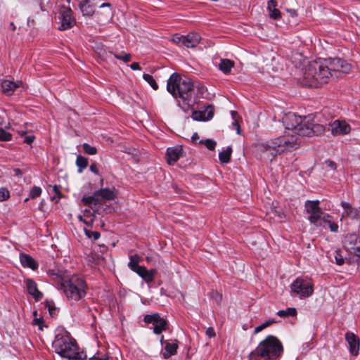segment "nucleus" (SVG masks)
<instances>
[{
  "label": "nucleus",
  "mask_w": 360,
  "mask_h": 360,
  "mask_svg": "<svg viewBox=\"0 0 360 360\" xmlns=\"http://www.w3.org/2000/svg\"><path fill=\"white\" fill-rule=\"evenodd\" d=\"M84 231L85 233V235L90 239H92L94 240H98L100 236H101V234L98 231H92L91 230H89L86 228L84 229Z\"/></svg>",
  "instance_id": "obj_37"
},
{
  "label": "nucleus",
  "mask_w": 360,
  "mask_h": 360,
  "mask_svg": "<svg viewBox=\"0 0 360 360\" xmlns=\"http://www.w3.org/2000/svg\"><path fill=\"white\" fill-rule=\"evenodd\" d=\"M44 304L46 307H47L48 311L51 316L56 315L57 308L55 305V303L52 300H46Z\"/></svg>",
  "instance_id": "obj_35"
},
{
  "label": "nucleus",
  "mask_w": 360,
  "mask_h": 360,
  "mask_svg": "<svg viewBox=\"0 0 360 360\" xmlns=\"http://www.w3.org/2000/svg\"><path fill=\"white\" fill-rule=\"evenodd\" d=\"M130 68H131L133 70H141L140 65H139V63H137V62L132 63L130 65Z\"/></svg>",
  "instance_id": "obj_56"
},
{
  "label": "nucleus",
  "mask_w": 360,
  "mask_h": 360,
  "mask_svg": "<svg viewBox=\"0 0 360 360\" xmlns=\"http://www.w3.org/2000/svg\"><path fill=\"white\" fill-rule=\"evenodd\" d=\"M19 134L21 136H25L24 143H26L27 144H31L35 139V136L34 135L26 136V132L25 131H20Z\"/></svg>",
  "instance_id": "obj_42"
},
{
  "label": "nucleus",
  "mask_w": 360,
  "mask_h": 360,
  "mask_svg": "<svg viewBox=\"0 0 360 360\" xmlns=\"http://www.w3.org/2000/svg\"><path fill=\"white\" fill-rule=\"evenodd\" d=\"M254 356H258L256 354H253V351L249 355V360H257Z\"/></svg>",
  "instance_id": "obj_64"
},
{
  "label": "nucleus",
  "mask_w": 360,
  "mask_h": 360,
  "mask_svg": "<svg viewBox=\"0 0 360 360\" xmlns=\"http://www.w3.org/2000/svg\"><path fill=\"white\" fill-rule=\"evenodd\" d=\"M14 173L16 176H21L22 174V171L18 168L14 169Z\"/></svg>",
  "instance_id": "obj_63"
},
{
  "label": "nucleus",
  "mask_w": 360,
  "mask_h": 360,
  "mask_svg": "<svg viewBox=\"0 0 360 360\" xmlns=\"http://www.w3.org/2000/svg\"><path fill=\"white\" fill-rule=\"evenodd\" d=\"M184 35H179L178 34H174L173 37H172V41L174 42V43H176V44H181L183 45L184 44Z\"/></svg>",
  "instance_id": "obj_47"
},
{
  "label": "nucleus",
  "mask_w": 360,
  "mask_h": 360,
  "mask_svg": "<svg viewBox=\"0 0 360 360\" xmlns=\"http://www.w3.org/2000/svg\"><path fill=\"white\" fill-rule=\"evenodd\" d=\"M59 19L60 20V26L58 27L60 30H69L76 23V20L72 16V11L69 7H61L59 13Z\"/></svg>",
  "instance_id": "obj_11"
},
{
  "label": "nucleus",
  "mask_w": 360,
  "mask_h": 360,
  "mask_svg": "<svg viewBox=\"0 0 360 360\" xmlns=\"http://www.w3.org/2000/svg\"><path fill=\"white\" fill-rule=\"evenodd\" d=\"M319 204V200H307L304 203L306 212L309 214L307 219L311 224L316 226H321L318 222L323 214Z\"/></svg>",
  "instance_id": "obj_10"
},
{
  "label": "nucleus",
  "mask_w": 360,
  "mask_h": 360,
  "mask_svg": "<svg viewBox=\"0 0 360 360\" xmlns=\"http://www.w3.org/2000/svg\"><path fill=\"white\" fill-rule=\"evenodd\" d=\"M22 84L21 82H14L11 80H4L1 82V86L2 89L3 93L6 95H12L14 91L20 86Z\"/></svg>",
  "instance_id": "obj_20"
},
{
  "label": "nucleus",
  "mask_w": 360,
  "mask_h": 360,
  "mask_svg": "<svg viewBox=\"0 0 360 360\" xmlns=\"http://www.w3.org/2000/svg\"><path fill=\"white\" fill-rule=\"evenodd\" d=\"M275 321L274 320H268V321H265L263 323L264 328H266V327L269 326L270 325H271Z\"/></svg>",
  "instance_id": "obj_62"
},
{
  "label": "nucleus",
  "mask_w": 360,
  "mask_h": 360,
  "mask_svg": "<svg viewBox=\"0 0 360 360\" xmlns=\"http://www.w3.org/2000/svg\"><path fill=\"white\" fill-rule=\"evenodd\" d=\"M161 343L162 345L165 344V352L162 353V356L164 359H168L171 356L174 355L176 353V350L178 348V345L175 342L170 343L167 341H164V337H161Z\"/></svg>",
  "instance_id": "obj_22"
},
{
  "label": "nucleus",
  "mask_w": 360,
  "mask_h": 360,
  "mask_svg": "<svg viewBox=\"0 0 360 360\" xmlns=\"http://www.w3.org/2000/svg\"><path fill=\"white\" fill-rule=\"evenodd\" d=\"M79 8L83 15L92 16L95 13L94 7L90 4L89 0H82L80 1Z\"/></svg>",
  "instance_id": "obj_27"
},
{
  "label": "nucleus",
  "mask_w": 360,
  "mask_h": 360,
  "mask_svg": "<svg viewBox=\"0 0 360 360\" xmlns=\"http://www.w3.org/2000/svg\"><path fill=\"white\" fill-rule=\"evenodd\" d=\"M206 335H208L210 338H213L215 336L216 334L214 330L212 328L210 327L206 330Z\"/></svg>",
  "instance_id": "obj_55"
},
{
  "label": "nucleus",
  "mask_w": 360,
  "mask_h": 360,
  "mask_svg": "<svg viewBox=\"0 0 360 360\" xmlns=\"http://www.w3.org/2000/svg\"><path fill=\"white\" fill-rule=\"evenodd\" d=\"M201 37L198 33L190 32L184 36L183 46L187 48H194L200 41Z\"/></svg>",
  "instance_id": "obj_19"
},
{
  "label": "nucleus",
  "mask_w": 360,
  "mask_h": 360,
  "mask_svg": "<svg viewBox=\"0 0 360 360\" xmlns=\"http://www.w3.org/2000/svg\"><path fill=\"white\" fill-rule=\"evenodd\" d=\"M342 207L344 209L342 217H349L352 219H360V207L359 208L352 207L349 203L342 202Z\"/></svg>",
  "instance_id": "obj_16"
},
{
  "label": "nucleus",
  "mask_w": 360,
  "mask_h": 360,
  "mask_svg": "<svg viewBox=\"0 0 360 360\" xmlns=\"http://www.w3.org/2000/svg\"><path fill=\"white\" fill-rule=\"evenodd\" d=\"M76 165L78 167V172L81 173L87 167L88 160L82 155H78L76 160Z\"/></svg>",
  "instance_id": "obj_33"
},
{
  "label": "nucleus",
  "mask_w": 360,
  "mask_h": 360,
  "mask_svg": "<svg viewBox=\"0 0 360 360\" xmlns=\"http://www.w3.org/2000/svg\"><path fill=\"white\" fill-rule=\"evenodd\" d=\"M89 360H108V358L106 357L105 355L101 357L94 356L90 358Z\"/></svg>",
  "instance_id": "obj_59"
},
{
  "label": "nucleus",
  "mask_w": 360,
  "mask_h": 360,
  "mask_svg": "<svg viewBox=\"0 0 360 360\" xmlns=\"http://www.w3.org/2000/svg\"><path fill=\"white\" fill-rule=\"evenodd\" d=\"M84 151L88 155H95L97 153V149L94 146H91L88 143H84L82 145Z\"/></svg>",
  "instance_id": "obj_38"
},
{
  "label": "nucleus",
  "mask_w": 360,
  "mask_h": 360,
  "mask_svg": "<svg viewBox=\"0 0 360 360\" xmlns=\"http://www.w3.org/2000/svg\"><path fill=\"white\" fill-rule=\"evenodd\" d=\"M104 7H111V4L110 3H103L100 6V8H104ZM107 16L109 18L112 17V11L111 8H109V10L107 12Z\"/></svg>",
  "instance_id": "obj_49"
},
{
  "label": "nucleus",
  "mask_w": 360,
  "mask_h": 360,
  "mask_svg": "<svg viewBox=\"0 0 360 360\" xmlns=\"http://www.w3.org/2000/svg\"><path fill=\"white\" fill-rule=\"evenodd\" d=\"M167 90L174 98H180L186 108L188 109L193 102L194 84L192 80L187 77H181L179 74L173 73L167 80Z\"/></svg>",
  "instance_id": "obj_2"
},
{
  "label": "nucleus",
  "mask_w": 360,
  "mask_h": 360,
  "mask_svg": "<svg viewBox=\"0 0 360 360\" xmlns=\"http://www.w3.org/2000/svg\"><path fill=\"white\" fill-rule=\"evenodd\" d=\"M199 139V136L198 133H194L191 136V140L193 143H196L197 141Z\"/></svg>",
  "instance_id": "obj_60"
},
{
  "label": "nucleus",
  "mask_w": 360,
  "mask_h": 360,
  "mask_svg": "<svg viewBox=\"0 0 360 360\" xmlns=\"http://www.w3.org/2000/svg\"><path fill=\"white\" fill-rule=\"evenodd\" d=\"M324 59L309 63L303 72V84L309 87L319 88L332 79V75Z\"/></svg>",
  "instance_id": "obj_3"
},
{
  "label": "nucleus",
  "mask_w": 360,
  "mask_h": 360,
  "mask_svg": "<svg viewBox=\"0 0 360 360\" xmlns=\"http://www.w3.org/2000/svg\"><path fill=\"white\" fill-rule=\"evenodd\" d=\"M96 193L101 202L102 200H112L115 198L113 189L101 188Z\"/></svg>",
  "instance_id": "obj_26"
},
{
  "label": "nucleus",
  "mask_w": 360,
  "mask_h": 360,
  "mask_svg": "<svg viewBox=\"0 0 360 360\" xmlns=\"http://www.w3.org/2000/svg\"><path fill=\"white\" fill-rule=\"evenodd\" d=\"M129 259L130 261L128 264V266L133 271L136 273V271H139L143 267V266L139 265L141 257L138 255H130Z\"/></svg>",
  "instance_id": "obj_30"
},
{
  "label": "nucleus",
  "mask_w": 360,
  "mask_h": 360,
  "mask_svg": "<svg viewBox=\"0 0 360 360\" xmlns=\"http://www.w3.org/2000/svg\"><path fill=\"white\" fill-rule=\"evenodd\" d=\"M144 321L146 323H151L153 325V330L155 334H160L163 330H166L167 329V321L160 317L158 314L146 315Z\"/></svg>",
  "instance_id": "obj_12"
},
{
  "label": "nucleus",
  "mask_w": 360,
  "mask_h": 360,
  "mask_svg": "<svg viewBox=\"0 0 360 360\" xmlns=\"http://www.w3.org/2000/svg\"><path fill=\"white\" fill-rule=\"evenodd\" d=\"M211 298L217 304H219L221 301L222 297H221V294H219L218 292L215 291V292H212L211 293Z\"/></svg>",
  "instance_id": "obj_46"
},
{
  "label": "nucleus",
  "mask_w": 360,
  "mask_h": 360,
  "mask_svg": "<svg viewBox=\"0 0 360 360\" xmlns=\"http://www.w3.org/2000/svg\"><path fill=\"white\" fill-rule=\"evenodd\" d=\"M123 55L120 54H114L115 58L122 60L125 63L129 62L131 60V56L129 53H125L124 52H122Z\"/></svg>",
  "instance_id": "obj_43"
},
{
  "label": "nucleus",
  "mask_w": 360,
  "mask_h": 360,
  "mask_svg": "<svg viewBox=\"0 0 360 360\" xmlns=\"http://www.w3.org/2000/svg\"><path fill=\"white\" fill-rule=\"evenodd\" d=\"M331 217L329 215V214H323L321 216V219L320 220H322L324 223L327 224L328 225H329L332 221L330 219Z\"/></svg>",
  "instance_id": "obj_51"
},
{
  "label": "nucleus",
  "mask_w": 360,
  "mask_h": 360,
  "mask_svg": "<svg viewBox=\"0 0 360 360\" xmlns=\"http://www.w3.org/2000/svg\"><path fill=\"white\" fill-rule=\"evenodd\" d=\"M262 146L266 151L272 150L274 152L271 154L277 155L285 151H292L297 149L300 143L295 135L285 134L283 136L266 141Z\"/></svg>",
  "instance_id": "obj_5"
},
{
  "label": "nucleus",
  "mask_w": 360,
  "mask_h": 360,
  "mask_svg": "<svg viewBox=\"0 0 360 360\" xmlns=\"http://www.w3.org/2000/svg\"><path fill=\"white\" fill-rule=\"evenodd\" d=\"M182 148L181 147L169 148L167 150V162L174 165L180 158Z\"/></svg>",
  "instance_id": "obj_23"
},
{
  "label": "nucleus",
  "mask_w": 360,
  "mask_h": 360,
  "mask_svg": "<svg viewBox=\"0 0 360 360\" xmlns=\"http://www.w3.org/2000/svg\"><path fill=\"white\" fill-rule=\"evenodd\" d=\"M326 162V164L328 167H330L331 169H335V165H335V163L334 162H333V161H331V160H326V162Z\"/></svg>",
  "instance_id": "obj_58"
},
{
  "label": "nucleus",
  "mask_w": 360,
  "mask_h": 360,
  "mask_svg": "<svg viewBox=\"0 0 360 360\" xmlns=\"http://www.w3.org/2000/svg\"><path fill=\"white\" fill-rule=\"evenodd\" d=\"M263 329H264V325H263V323H262V324H261V325L258 326L257 327H256V328H255V333H259V332L262 331Z\"/></svg>",
  "instance_id": "obj_61"
},
{
  "label": "nucleus",
  "mask_w": 360,
  "mask_h": 360,
  "mask_svg": "<svg viewBox=\"0 0 360 360\" xmlns=\"http://www.w3.org/2000/svg\"><path fill=\"white\" fill-rule=\"evenodd\" d=\"M41 193V188L38 186H34L30 192V197L31 198H35L39 197Z\"/></svg>",
  "instance_id": "obj_44"
},
{
  "label": "nucleus",
  "mask_w": 360,
  "mask_h": 360,
  "mask_svg": "<svg viewBox=\"0 0 360 360\" xmlns=\"http://www.w3.org/2000/svg\"><path fill=\"white\" fill-rule=\"evenodd\" d=\"M329 228H330V230L332 231V232H338V225L332 221L329 225H328Z\"/></svg>",
  "instance_id": "obj_52"
},
{
  "label": "nucleus",
  "mask_w": 360,
  "mask_h": 360,
  "mask_svg": "<svg viewBox=\"0 0 360 360\" xmlns=\"http://www.w3.org/2000/svg\"><path fill=\"white\" fill-rule=\"evenodd\" d=\"M20 260L23 267L30 268L32 270H36L38 268L37 262L32 257L27 254H20Z\"/></svg>",
  "instance_id": "obj_21"
},
{
  "label": "nucleus",
  "mask_w": 360,
  "mask_h": 360,
  "mask_svg": "<svg viewBox=\"0 0 360 360\" xmlns=\"http://www.w3.org/2000/svg\"><path fill=\"white\" fill-rule=\"evenodd\" d=\"M324 60L327 63L326 66L328 67V70L332 75V79L342 77L350 71V64L343 59L335 58L324 59Z\"/></svg>",
  "instance_id": "obj_8"
},
{
  "label": "nucleus",
  "mask_w": 360,
  "mask_h": 360,
  "mask_svg": "<svg viewBox=\"0 0 360 360\" xmlns=\"http://www.w3.org/2000/svg\"><path fill=\"white\" fill-rule=\"evenodd\" d=\"M193 116L196 120H210L214 116V107L213 105H207L203 110L195 112Z\"/></svg>",
  "instance_id": "obj_18"
},
{
  "label": "nucleus",
  "mask_w": 360,
  "mask_h": 360,
  "mask_svg": "<svg viewBox=\"0 0 360 360\" xmlns=\"http://www.w3.org/2000/svg\"><path fill=\"white\" fill-rule=\"evenodd\" d=\"M10 198L9 191L6 188H0V201L3 202L8 200Z\"/></svg>",
  "instance_id": "obj_40"
},
{
  "label": "nucleus",
  "mask_w": 360,
  "mask_h": 360,
  "mask_svg": "<svg viewBox=\"0 0 360 360\" xmlns=\"http://www.w3.org/2000/svg\"><path fill=\"white\" fill-rule=\"evenodd\" d=\"M199 143L204 144L210 150H214L217 144L216 142L212 139L200 141Z\"/></svg>",
  "instance_id": "obj_39"
},
{
  "label": "nucleus",
  "mask_w": 360,
  "mask_h": 360,
  "mask_svg": "<svg viewBox=\"0 0 360 360\" xmlns=\"http://www.w3.org/2000/svg\"><path fill=\"white\" fill-rule=\"evenodd\" d=\"M331 217L329 215V214H323L321 216V219L320 220H322L324 223L327 224L328 225H329L332 221L330 219Z\"/></svg>",
  "instance_id": "obj_50"
},
{
  "label": "nucleus",
  "mask_w": 360,
  "mask_h": 360,
  "mask_svg": "<svg viewBox=\"0 0 360 360\" xmlns=\"http://www.w3.org/2000/svg\"><path fill=\"white\" fill-rule=\"evenodd\" d=\"M207 91V88L204 86H200L198 88V94L200 97H204V93Z\"/></svg>",
  "instance_id": "obj_54"
},
{
  "label": "nucleus",
  "mask_w": 360,
  "mask_h": 360,
  "mask_svg": "<svg viewBox=\"0 0 360 360\" xmlns=\"http://www.w3.org/2000/svg\"><path fill=\"white\" fill-rule=\"evenodd\" d=\"M232 153V148L229 146L226 150L221 151L219 154V159L221 163H228L231 160Z\"/></svg>",
  "instance_id": "obj_31"
},
{
  "label": "nucleus",
  "mask_w": 360,
  "mask_h": 360,
  "mask_svg": "<svg viewBox=\"0 0 360 360\" xmlns=\"http://www.w3.org/2000/svg\"><path fill=\"white\" fill-rule=\"evenodd\" d=\"M234 65V62L229 59H221L219 64V68L224 74H228L231 72V68Z\"/></svg>",
  "instance_id": "obj_29"
},
{
  "label": "nucleus",
  "mask_w": 360,
  "mask_h": 360,
  "mask_svg": "<svg viewBox=\"0 0 360 360\" xmlns=\"http://www.w3.org/2000/svg\"><path fill=\"white\" fill-rule=\"evenodd\" d=\"M277 315L280 317L296 316L297 309L294 307H289L285 310H279Z\"/></svg>",
  "instance_id": "obj_32"
},
{
  "label": "nucleus",
  "mask_w": 360,
  "mask_h": 360,
  "mask_svg": "<svg viewBox=\"0 0 360 360\" xmlns=\"http://www.w3.org/2000/svg\"><path fill=\"white\" fill-rule=\"evenodd\" d=\"M90 170L94 173L95 174H97L98 175L99 174V172H98V170L97 169V167H96V165L95 163H93L90 165Z\"/></svg>",
  "instance_id": "obj_57"
},
{
  "label": "nucleus",
  "mask_w": 360,
  "mask_h": 360,
  "mask_svg": "<svg viewBox=\"0 0 360 360\" xmlns=\"http://www.w3.org/2000/svg\"><path fill=\"white\" fill-rule=\"evenodd\" d=\"M63 292L70 304L82 300L86 295V284L84 279L74 276L63 283Z\"/></svg>",
  "instance_id": "obj_7"
},
{
  "label": "nucleus",
  "mask_w": 360,
  "mask_h": 360,
  "mask_svg": "<svg viewBox=\"0 0 360 360\" xmlns=\"http://www.w3.org/2000/svg\"><path fill=\"white\" fill-rule=\"evenodd\" d=\"M136 274L141 276L146 283H149L153 281L155 276L157 274L156 269L148 270L145 266H143Z\"/></svg>",
  "instance_id": "obj_24"
},
{
  "label": "nucleus",
  "mask_w": 360,
  "mask_h": 360,
  "mask_svg": "<svg viewBox=\"0 0 360 360\" xmlns=\"http://www.w3.org/2000/svg\"><path fill=\"white\" fill-rule=\"evenodd\" d=\"M344 247L347 252L360 258V239L354 233L346 236Z\"/></svg>",
  "instance_id": "obj_13"
},
{
  "label": "nucleus",
  "mask_w": 360,
  "mask_h": 360,
  "mask_svg": "<svg viewBox=\"0 0 360 360\" xmlns=\"http://www.w3.org/2000/svg\"><path fill=\"white\" fill-rule=\"evenodd\" d=\"M330 131L333 135L340 136L349 133L351 127L345 121L335 120L330 124Z\"/></svg>",
  "instance_id": "obj_14"
},
{
  "label": "nucleus",
  "mask_w": 360,
  "mask_h": 360,
  "mask_svg": "<svg viewBox=\"0 0 360 360\" xmlns=\"http://www.w3.org/2000/svg\"><path fill=\"white\" fill-rule=\"evenodd\" d=\"M79 219L82 221H83L85 224H86L87 226H91L92 224H93V221H94V219L93 218H89V219H83L82 216L79 217Z\"/></svg>",
  "instance_id": "obj_53"
},
{
  "label": "nucleus",
  "mask_w": 360,
  "mask_h": 360,
  "mask_svg": "<svg viewBox=\"0 0 360 360\" xmlns=\"http://www.w3.org/2000/svg\"><path fill=\"white\" fill-rule=\"evenodd\" d=\"M82 201L84 205L89 207L92 205H97L101 203L96 191L92 195L83 197Z\"/></svg>",
  "instance_id": "obj_28"
},
{
  "label": "nucleus",
  "mask_w": 360,
  "mask_h": 360,
  "mask_svg": "<svg viewBox=\"0 0 360 360\" xmlns=\"http://www.w3.org/2000/svg\"><path fill=\"white\" fill-rule=\"evenodd\" d=\"M292 292L296 293L300 298L309 297L313 294L312 284L307 280L297 278L290 285Z\"/></svg>",
  "instance_id": "obj_9"
},
{
  "label": "nucleus",
  "mask_w": 360,
  "mask_h": 360,
  "mask_svg": "<svg viewBox=\"0 0 360 360\" xmlns=\"http://www.w3.org/2000/svg\"><path fill=\"white\" fill-rule=\"evenodd\" d=\"M283 352V346L279 340L272 335L267 336L253 351L258 356L264 360H276Z\"/></svg>",
  "instance_id": "obj_6"
},
{
  "label": "nucleus",
  "mask_w": 360,
  "mask_h": 360,
  "mask_svg": "<svg viewBox=\"0 0 360 360\" xmlns=\"http://www.w3.org/2000/svg\"><path fill=\"white\" fill-rule=\"evenodd\" d=\"M345 339L349 345V352L354 355L356 356L359 351V338L354 333L347 332L345 334Z\"/></svg>",
  "instance_id": "obj_15"
},
{
  "label": "nucleus",
  "mask_w": 360,
  "mask_h": 360,
  "mask_svg": "<svg viewBox=\"0 0 360 360\" xmlns=\"http://www.w3.org/2000/svg\"><path fill=\"white\" fill-rule=\"evenodd\" d=\"M335 262L338 265H342L345 262L344 259L342 258V255L338 252H336V253H335Z\"/></svg>",
  "instance_id": "obj_48"
},
{
  "label": "nucleus",
  "mask_w": 360,
  "mask_h": 360,
  "mask_svg": "<svg viewBox=\"0 0 360 360\" xmlns=\"http://www.w3.org/2000/svg\"><path fill=\"white\" fill-rule=\"evenodd\" d=\"M56 353L70 360H84L86 355L79 347L76 340L68 334H58L53 342Z\"/></svg>",
  "instance_id": "obj_4"
},
{
  "label": "nucleus",
  "mask_w": 360,
  "mask_h": 360,
  "mask_svg": "<svg viewBox=\"0 0 360 360\" xmlns=\"http://www.w3.org/2000/svg\"><path fill=\"white\" fill-rule=\"evenodd\" d=\"M143 78L154 90H157L158 89V85L152 75L144 73Z\"/></svg>",
  "instance_id": "obj_34"
},
{
  "label": "nucleus",
  "mask_w": 360,
  "mask_h": 360,
  "mask_svg": "<svg viewBox=\"0 0 360 360\" xmlns=\"http://www.w3.org/2000/svg\"><path fill=\"white\" fill-rule=\"evenodd\" d=\"M52 190L54 192V193L56 194V195L53 196L51 198V199H52V200H54L56 199V197L57 196V198H58V199L56 200V202H57L58 201V200L60 199L62 197V194L60 191V187L55 185L52 187Z\"/></svg>",
  "instance_id": "obj_45"
},
{
  "label": "nucleus",
  "mask_w": 360,
  "mask_h": 360,
  "mask_svg": "<svg viewBox=\"0 0 360 360\" xmlns=\"http://www.w3.org/2000/svg\"><path fill=\"white\" fill-rule=\"evenodd\" d=\"M315 117L314 114H309L302 117L293 112H288L282 120L285 129L291 130L296 136H311L320 135L325 131L323 124L314 123Z\"/></svg>",
  "instance_id": "obj_1"
},
{
  "label": "nucleus",
  "mask_w": 360,
  "mask_h": 360,
  "mask_svg": "<svg viewBox=\"0 0 360 360\" xmlns=\"http://www.w3.org/2000/svg\"><path fill=\"white\" fill-rule=\"evenodd\" d=\"M231 113L232 118L233 120V125L236 127L237 134H240V125H239L238 121V114L236 111H231Z\"/></svg>",
  "instance_id": "obj_41"
},
{
  "label": "nucleus",
  "mask_w": 360,
  "mask_h": 360,
  "mask_svg": "<svg viewBox=\"0 0 360 360\" xmlns=\"http://www.w3.org/2000/svg\"><path fill=\"white\" fill-rule=\"evenodd\" d=\"M12 134L4 129L0 128V141H9L12 139Z\"/></svg>",
  "instance_id": "obj_36"
},
{
  "label": "nucleus",
  "mask_w": 360,
  "mask_h": 360,
  "mask_svg": "<svg viewBox=\"0 0 360 360\" xmlns=\"http://www.w3.org/2000/svg\"><path fill=\"white\" fill-rule=\"evenodd\" d=\"M276 0H269L268 1L267 9L269 11V17L274 20H278L281 17V13L276 8Z\"/></svg>",
  "instance_id": "obj_25"
},
{
  "label": "nucleus",
  "mask_w": 360,
  "mask_h": 360,
  "mask_svg": "<svg viewBox=\"0 0 360 360\" xmlns=\"http://www.w3.org/2000/svg\"><path fill=\"white\" fill-rule=\"evenodd\" d=\"M25 283L28 293L35 301H39L42 298L43 294L38 290L36 282L31 278H27Z\"/></svg>",
  "instance_id": "obj_17"
}]
</instances>
